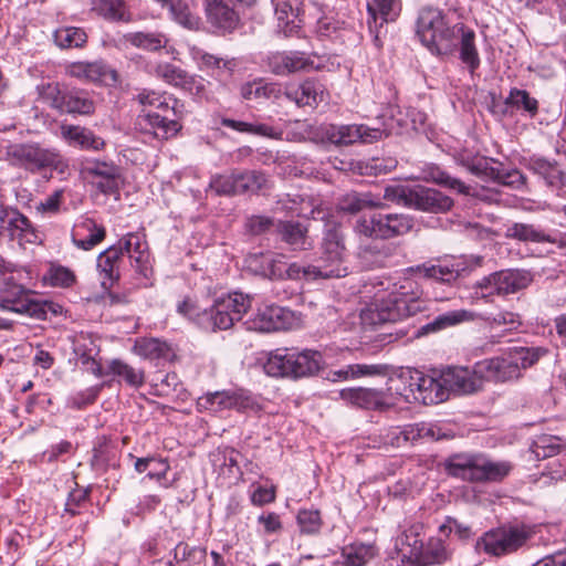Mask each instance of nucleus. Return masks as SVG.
<instances>
[{
	"label": "nucleus",
	"mask_w": 566,
	"mask_h": 566,
	"mask_svg": "<svg viewBox=\"0 0 566 566\" xmlns=\"http://www.w3.org/2000/svg\"><path fill=\"white\" fill-rule=\"evenodd\" d=\"M514 365L521 370L533 366L548 350L544 347H513L510 352Z\"/></svg>",
	"instance_id": "6e6d98bb"
},
{
	"label": "nucleus",
	"mask_w": 566,
	"mask_h": 566,
	"mask_svg": "<svg viewBox=\"0 0 566 566\" xmlns=\"http://www.w3.org/2000/svg\"><path fill=\"white\" fill-rule=\"evenodd\" d=\"M122 250L115 245L101 252L97 256V271L104 290H111L119 280Z\"/></svg>",
	"instance_id": "7c9ffc66"
},
{
	"label": "nucleus",
	"mask_w": 566,
	"mask_h": 566,
	"mask_svg": "<svg viewBox=\"0 0 566 566\" xmlns=\"http://www.w3.org/2000/svg\"><path fill=\"white\" fill-rule=\"evenodd\" d=\"M340 398L355 407L368 410H388L382 389L375 388H346L339 391Z\"/></svg>",
	"instance_id": "c85d7f7f"
},
{
	"label": "nucleus",
	"mask_w": 566,
	"mask_h": 566,
	"mask_svg": "<svg viewBox=\"0 0 566 566\" xmlns=\"http://www.w3.org/2000/svg\"><path fill=\"white\" fill-rule=\"evenodd\" d=\"M505 105L513 112H520L523 116L534 118L539 111L538 101L526 90L512 87L505 98Z\"/></svg>",
	"instance_id": "37998d69"
},
{
	"label": "nucleus",
	"mask_w": 566,
	"mask_h": 566,
	"mask_svg": "<svg viewBox=\"0 0 566 566\" xmlns=\"http://www.w3.org/2000/svg\"><path fill=\"white\" fill-rule=\"evenodd\" d=\"M413 373L415 369H406L388 378L386 388L382 389L388 409L417 402Z\"/></svg>",
	"instance_id": "a211bd4d"
},
{
	"label": "nucleus",
	"mask_w": 566,
	"mask_h": 566,
	"mask_svg": "<svg viewBox=\"0 0 566 566\" xmlns=\"http://www.w3.org/2000/svg\"><path fill=\"white\" fill-rule=\"evenodd\" d=\"M505 238L524 243H555V238L539 227L530 223L514 222L509 224L504 232Z\"/></svg>",
	"instance_id": "c9c22d12"
},
{
	"label": "nucleus",
	"mask_w": 566,
	"mask_h": 566,
	"mask_svg": "<svg viewBox=\"0 0 566 566\" xmlns=\"http://www.w3.org/2000/svg\"><path fill=\"white\" fill-rule=\"evenodd\" d=\"M207 22L218 32H232L239 24L237 11L222 0H205Z\"/></svg>",
	"instance_id": "a878e982"
},
{
	"label": "nucleus",
	"mask_w": 566,
	"mask_h": 566,
	"mask_svg": "<svg viewBox=\"0 0 566 566\" xmlns=\"http://www.w3.org/2000/svg\"><path fill=\"white\" fill-rule=\"evenodd\" d=\"M513 470L510 461H495L484 453H457L446 460L450 476L471 483H495L504 480Z\"/></svg>",
	"instance_id": "7ed1b4c3"
},
{
	"label": "nucleus",
	"mask_w": 566,
	"mask_h": 566,
	"mask_svg": "<svg viewBox=\"0 0 566 566\" xmlns=\"http://www.w3.org/2000/svg\"><path fill=\"white\" fill-rule=\"evenodd\" d=\"M137 99L142 105L154 108L139 116L138 124L149 126L155 137L168 139L181 129L182 105L177 98L144 90L137 95Z\"/></svg>",
	"instance_id": "20e7f679"
},
{
	"label": "nucleus",
	"mask_w": 566,
	"mask_h": 566,
	"mask_svg": "<svg viewBox=\"0 0 566 566\" xmlns=\"http://www.w3.org/2000/svg\"><path fill=\"white\" fill-rule=\"evenodd\" d=\"M237 185L235 172L212 176L209 182V187L220 196L239 195Z\"/></svg>",
	"instance_id": "0e129e2a"
},
{
	"label": "nucleus",
	"mask_w": 566,
	"mask_h": 566,
	"mask_svg": "<svg viewBox=\"0 0 566 566\" xmlns=\"http://www.w3.org/2000/svg\"><path fill=\"white\" fill-rule=\"evenodd\" d=\"M533 281L531 272L526 270L509 269L494 272L474 285L475 294L483 298L492 295H509L526 289Z\"/></svg>",
	"instance_id": "9b49d317"
},
{
	"label": "nucleus",
	"mask_w": 566,
	"mask_h": 566,
	"mask_svg": "<svg viewBox=\"0 0 566 566\" xmlns=\"http://www.w3.org/2000/svg\"><path fill=\"white\" fill-rule=\"evenodd\" d=\"M106 237V230L93 219L86 218L78 222L72 232V242L78 249L90 251Z\"/></svg>",
	"instance_id": "2f4dec72"
},
{
	"label": "nucleus",
	"mask_w": 566,
	"mask_h": 566,
	"mask_svg": "<svg viewBox=\"0 0 566 566\" xmlns=\"http://www.w3.org/2000/svg\"><path fill=\"white\" fill-rule=\"evenodd\" d=\"M0 223L2 230H6L11 240L27 237L33 233L30 220L18 209L3 207L0 210Z\"/></svg>",
	"instance_id": "f704fd0d"
},
{
	"label": "nucleus",
	"mask_w": 566,
	"mask_h": 566,
	"mask_svg": "<svg viewBox=\"0 0 566 566\" xmlns=\"http://www.w3.org/2000/svg\"><path fill=\"white\" fill-rule=\"evenodd\" d=\"M163 8L168 10L170 17L179 24L188 29H197L199 27V18L191 13L188 4L182 0H155Z\"/></svg>",
	"instance_id": "09e8293b"
},
{
	"label": "nucleus",
	"mask_w": 566,
	"mask_h": 566,
	"mask_svg": "<svg viewBox=\"0 0 566 566\" xmlns=\"http://www.w3.org/2000/svg\"><path fill=\"white\" fill-rule=\"evenodd\" d=\"M453 203L450 197L437 189L415 186L410 208L429 213H444L453 207Z\"/></svg>",
	"instance_id": "393cba45"
},
{
	"label": "nucleus",
	"mask_w": 566,
	"mask_h": 566,
	"mask_svg": "<svg viewBox=\"0 0 566 566\" xmlns=\"http://www.w3.org/2000/svg\"><path fill=\"white\" fill-rule=\"evenodd\" d=\"M283 95L298 107L316 108L326 97L325 87L316 80L307 78L297 86L285 87Z\"/></svg>",
	"instance_id": "b1692460"
},
{
	"label": "nucleus",
	"mask_w": 566,
	"mask_h": 566,
	"mask_svg": "<svg viewBox=\"0 0 566 566\" xmlns=\"http://www.w3.org/2000/svg\"><path fill=\"white\" fill-rule=\"evenodd\" d=\"M324 137L337 146L352 145L361 137L359 125H327L323 130Z\"/></svg>",
	"instance_id": "de8ad7c7"
},
{
	"label": "nucleus",
	"mask_w": 566,
	"mask_h": 566,
	"mask_svg": "<svg viewBox=\"0 0 566 566\" xmlns=\"http://www.w3.org/2000/svg\"><path fill=\"white\" fill-rule=\"evenodd\" d=\"M321 364L322 355L318 352L277 348L268 354L263 369L271 377L301 378L317 373Z\"/></svg>",
	"instance_id": "0eeeda50"
},
{
	"label": "nucleus",
	"mask_w": 566,
	"mask_h": 566,
	"mask_svg": "<svg viewBox=\"0 0 566 566\" xmlns=\"http://www.w3.org/2000/svg\"><path fill=\"white\" fill-rule=\"evenodd\" d=\"M416 271L427 279H434L441 282L450 283L458 279L460 274L459 268L454 264H432V265H418Z\"/></svg>",
	"instance_id": "5fc2aeb1"
},
{
	"label": "nucleus",
	"mask_w": 566,
	"mask_h": 566,
	"mask_svg": "<svg viewBox=\"0 0 566 566\" xmlns=\"http://www.w3.org/2000/svg\"><path fill=\"white\" fill-rule=\"evenodd\" d=\"M421 530L422 526L420 524H413L406 528L397 538L398 551L406 553L409 557H416L423 544L420 538Z\"/></svg>",
	"instance_id": "864d4df0"
},
{
	"label": "nucleus",
	"mask_w": 566,
	"mask_h": 566,
	"mask_svg": "<svg viewBox=\"0 0 566 566\" xmlns=\"http://www.w3.org/2000/svg\"><path fill=\"white\" fill-rule=\"evenodd\" d=\"M240 94L245 101L273 99L276 101L283 96V90L280 84L266 82L263 78H256L241 85Z\"/></svg>",
	"instance_id": "e433bc0d"
},
{
	"label": "nucleus",
	"mask_w": 566,
	"mask_h": 566,
	"mask_svg": "<svg viewBox=\"0 0 566 566\" xmlns=\"http://www.w3.org/2000/svg\"><path fill=\"white\" fill-rule=\"evenodd\" d=\"M413 228V219L402 213H374L357 221L358 233L375 239H390L403 235Z\"/></svg>",
	"instance_id": "f8f14e48"
},
{
	"label": "nucleus",
	"mask_w": 566,
	"mask_h": 566,
	"mask_svg": "<svg viewBox=\"0 0 566 566\" xmlns=\"http://www.w3.org/2000/svg\"><path fill=\"white\" fill-rule=\"evenodd\" d=\"M450 553L446 546L444 541L438 537H431L427 544H422L419 553L415 559L419 566H431L442 564L448 560Z\"/></svg>",
	"instance_id": "c03bdc74"
},
{
	"label": "nucleus",
	"mask_w": 566,
	"mask_h": 566,
	"mask_svg": "<svg viewBox=\"0 0 566 566\" xmlns=\"http://www.w3.org/2000/svg\"><path fill=\"white\" fill-rule=\"evenodd\" d=\"M124 39L132 45L148 51L163 49L168 42V39L164 34L153 32H132L125 34Z\"/></svg>",
	"instance_id": "3c124183"
},
{
	"label": "nucleus",
	"mask_w": 566,
	"mask_h": 566,
	"mask_svg": "<svg viewBox=\"0 0 566 566\" xmlns=\"http://www.w3.org/2000/svg\"><path fill=\"white\" fill-rule=\"evenodd\" d=\"M61 134L70 145L77 146L82 149L101 150L105 146V142L101 137L85 127L64 125L61 127Z\"/></svg>",
	"instance_id": "58836bf2"
},
{
	"label": "nucleus",
	"mask_w": 566,
	"mask_h": 566,
	"mask_svg": "<svg viewBox=\"0 0 566 566\" xmlns=\"http://www.w3.org/2000/svg\"><path fill=\"white\" fill-rule=\"evenodd\" d=\"M337 207L340 211L355 214L367 208H382L384 202L371 192L350 191L338 199Z\"/></svg>",
	"instance_id": "ea45409f"
},
{
	"label": "nucleus",
	"mask_w": 566,
	"mask_h": 566,
	"mask_svg": "<svg viewBox=\"0 0 566 566\" xmlns=\"http://www.w3.org/2000/svg\"><path fill=\"white\" fill-rule=\"evenodd\" d=\"M474 313L467 310L450 311L437 316L432 322L423 325L419 329L420 335L438 332L450 326L458 325L463 322H470L474 319Z\"/></svg>",
	"instance_id": "a18cd8bd"
},
{
	"label": "nucleus",
	"mask_w": 566,
	"mask_h": 566,
	"mask_svg": "<svg viewBox=\"0 0 566 566\" xmlns=\"http://www.w3.org/2000/svg\"><path fill=\"white\" fill-rule=\"evenodd\" d=\"M453 159L459 166L480 178H486L488 174L494 172L490 165L495 163L494 159L483 157L467 149L455 151Z\"/></svg>",
	"instance_id": "79ce46f5"
},
{
	"label": "nucleus",
	"mask_w": 566,
	"mask_h": 566,
	"mask_svg": "<svg viewBox=\"0 0 566 566\" xmlns=\"http://www.w3.org/2000/svg\"><path fill=\"white\" fill-rule=\"evenodd\" d=\"M53 36L56 45L62 49L81 48L87 41L86 32L76 27H61Z\"/></svg>",
	"instance_id": "603ef678"
},
{
	"label": "nucleus",
	"mask_w": 566,
	"mask_h": 566,
	"mask_svg": "<svg viewBox=\"0 0 566 566\" xmlns=\"http://www.w3.org/2000/svg\"><path fill=\"white\" fill-rule=\"evenodd\" d=\"M476 371L482 380L506 381L520 377L510 353L505 357H495L476 363Z\"/></svg>",
	"instance_id": "cd10ccee"
},
{
	"label": "nucleus",
	"mask_w": 566,
	"mask_h": 566,
	"mask_svg": "<svg viewBox=\"0 0 566 566\" xmlns=\"http://www.w3.org/2000/svg\"><path fill=\"white\" fill-rule=\"evenodd\" d=\"M133 352L149 360H171L175 356L171 346L159 338L140 337L135 340Z\"/></svg>",
	"instance_id": "72a5a7b5"
},
{
	"label": "nucleus",
	"mask_w": 566,
	"mask_h": 566,
	"mask_svg": "<svg viewBox=\"0 0 566 566\" xmlns=\"http://www.w3.org/2000/svg\"><path fill=\"white\" fill-rule=\"evenodd\" d=\"M268 70L277 76H289L298 72L319 70L322 64L313 53L302 51L271 52L265 60Z\"/></svg>",
	"instance_id": "4468645a"
},
{
	"label": "nucleus",
	"mask_w": 566,
	"mask_h": 566,
	"mask_svg": "<svg viewBox=\"0 0 566 566\" xmlns=\"http://www.w3.org/2000/svg\"><path fill=\"white\" fill-rule=\"evenodd\" d=\"M251 304V297L241 292L220 296L210 308H203L200 327L210 332L229 329L243 317Z\"/></svg>",
	"instance_id": "6e6552de"
},
{
	"label": "nucleus",
	"mask_w": 566,
	"mask_h": 566,
	"mask_svg": "<svg viewBox=\"0 0 566 566\" xmlns=\"http://www.w3.org/2000/svg\"><path fill=\"white\" fill-rule=\"evenodd\" d=\"M190 54L200 71L219 82H226L231 77L235 66L232 60H224L195 46L191 48Z\"/></svg>",
	"instance_id": "bb28decb"
},
{
	"label": "nucleus",
	"mask_w": 566,
	"mask_h": 566,
	"mask_svg": "<svg viewBox=\"0 0 566 566\" xmlns=\"http://www.w3.org/2000/svg\"><path fill=\"white\" fill-rule=\"evenodd\" d=\"M222 125L228 128L238 130L240 133H248V134L269 136V137L274 136V129L271 126L265 125V124H251V123H247V122L224 118L222 120Z\"/></svg>",
	"instance_id": "69168bd1"
},
{
	"label": "nucleus",
	"mask_w": 566,
	"mask_h": 566,
	"mask_svg": "<svg viewBox=\"0 0 566 566\" xmlns=\"http://www.w3.org/2000/svg\"><path fill=\"white\" fill-rule=\"evenodd\" d=\"M530 537L531 533L525 526L501 525L484 532L474 547L478 554L502 557L518 551Z\"/></svg>",
	"instance_id": "9d476101"
},
{
	"label": "nucleus",
	"mask_w": 566,
	"mask_h": 566,
	"mask_svg": "<svg viewBox=\"0 0 566 566\" xmlns=\"http://www.w3.org/2000/svg\"><path fill=\"white\" fill-rule=\"evenodd\" d=\"M297 323L294 312L279 305H263L248 323L249 329L275 332L292 328Z\"/></svg>",
	"instance_id": "2eb2a0df"
},
{
	"label": "nucleus",
	"mask_w": 566,
	"mask_h": 566,
	"mask_svg": "<svg viewBox=\"0 0 566 566\" xmlns=\"http://www.w3.org/2000/svg\"><path fill=\"white\" fill-rule=\"evenodd\" d=\"M245 264L249 271L263 277L282 279L285 274L289 276V266L284 256L279 253H251L247 256Z\"/></svg>",
	"instance_id": "4be33fe9"
},
{
	"label": "nucleus",
	"mask_w": 566,
	"mask_h": 566,
	"mask_svg": "<svg viewBox=\"0 0 566 566\" xmlns=\"http://www.w3.org/2000/svg\"><path fill=\"white\" fill-rule=\"evenodd\" d=\"M376 549L370 544H354L343 549L347 566H363L374 558Z\"/></svg>",
	"instance_id": "4d7b16f0"
},
{
	"label": "nucleus",
	"mask_w": 566,
	"mask_h": 566,
	"mask_svg": "<svg viewBox=\"0 0 566 566\" xmlns=\"http://www.w3.org/2000/svg\"><path fill=\"white\" fill-rule=\"evenodd\" d=\"M153 73L166 83L180 87L187 72L170 63H158L154 66Z\"/></svg>",
	"instance_id": "e2e57ef3"
},
{
	"label": "nucleus",
	"mask_w": 566,
	"mask_h": 566,
	"mask_svg": "<svg viewBox=\"0 0 566 566\" xmlns=\"http://www.w3.org/2000/svg\"><path fill=\"white\" fill-rule=\"evenodd\" d=\"M527 169L544 180L552 188H562L566 185V175L557 163L549 161L542 157L530 158Z\"/></svg>",
	"instance_id": "473e14b6"
},
{
	"label": "nucleus",
	"mask_w": 566,
	"mask_h": 566,
	"mask_svg": "<svg viewBox=\"0 0 566 566\" xmlns=\"http://www.w3.org/2000/svg\"><path fill=\"white\" fill-rule=\"evenodd\" d=\"M441 373L448 398L451 392L469 395L480 390L483 386L482 376L476 371V364L473 368L448 367Z\"/></svg>",
	"instance_id": "6ab92c4d"
},
{
	"label": "nucleus",
	"mask_w": 566,
	"mask_h": 566,
	"mask_svg": "<svg viewBox=\"0 0 566 566\" xmlns=\"http://www.w3.org/2000/svg\"><path fill=\"white\" fill-rule=\"evenodd\" d=\"M107 373H109V376H113V380L135 389L143 387L145 384V371L130 366L122 359L109 360Z\"/></svg>",
	"instance_id": "4c0bfd02"
},
{
	"label": "nucleus",
	"mask_w": 566,
	"mask_h": 566,
	"mask_svg": "<svg viewBox=\"0 0 566 566\" xmlns=\"http://www.w3.org/2000/svg\"><path fill=\"white\" fill-rule=\"evenodd\" d=\"M413 195V187L396 185L385 188L384 196L379 197L382 200L391 201L396 205L410 208L411 196Z\"/></svg>",
	"instance_id": "338daca9"
},
{
	"label": "nucleus",
	"mask_w": 566,
	"mask_h": 566,
	"mask_svg": "<svg viewBox=\"0 0 566 566\" xmlns=\"http://www.w3.org/2000/svg\"><path fill=\"white\" fill-rule=\"evenodd\" d=\"M475 34L473 31L468 30L462 33L460 59L467 64L471 72L475 71L480 65V57L474 44Z\"/></svg>",
	"instance_id": "bf43d9fd"
},
{
	"label": "nucleus",
	"mask_w": 566,
	"mask_h": 566,
	"mask_svg": "<svg viewBox=\"0 0 566 566\" xmlns=\"http://www.w3.org/2000/svg\"><path fill=\"white\" fill-rule=\"evenodd\" d=\"M52 303L40 301L34 293L13 281L12 276L0 279V310L45 319Z\"/></svg>",
	"instance_id": "1a4fd4ad"
},
{
	"label": "nucleus",
	"mask_w": 566,
	"mask_h": 566,
	"mask_svg": "<svg viewBox=\"0 0 566 566\" xmlns=\"http://www.w3.org/2000/svg\"><path fill=\"white\" fill-rule=\"evenodd\" d=\"M401 10L400 0H373L367 3V25L377 49L382 46L380 29L395 21Z\"/></svg>",
	"instance_id": "f3484780"
},
{
	"label": "nucleus",
	"mask_w": 566,
	"mask_h": 566,
	"mask_svg": "<svg viewBox=\"0 0 566 566\" xmlns=\"http://www.w3.org/2000/svg\"><path fill=\"white\" fill-rule=\"evenodd\" d=\"M296 520L301 532L307 535L317 534L323 524L321 513L315 509L300 510Z\"/></svg>",
	"instance_id": "680f3d73"
},
{
	"label": "nucleus",
	"mask_w": 566,
	"mask_h": 566,
	"mask_svg": "<svg viewBox=\"0 0 566 566\" xmlns=\"http://www.w3.org/2000/svg\"><path fill=\"white\" fill-rule=\"evenodd\" d=\"M67 72L72 77L92 83L115 85L118 82L117 72L103 61L74 62Z\"/></svg>",
	"instance_id": "412c9836"
},
{
	"label": "nucleus",
	"mask_w": 566,
	"mask_h": 566,
	"mask_svg": "<svg viewBox=\"0 0 566 566\" xmlns=\"http://www.w3.org/2000/svg\"><path fill=\"white\" fill-rule=\"evenodd\" d=\"M91 10L107 21L126 23L132 21V13L125 0H91Z\"/></svg>",
	"instance_id": "a19ab883"
},
{
	"label": "nucleus",
	"mask_w": 566,
	"mask_h": 566,
	"mask_svg": "<svg viewBox=\"0 0 566 566\" xmlns=\"http://www.w3.org/2000/svg\"><path fill=\"white\" fill-rule=\"evenodd\" d=\"M420 275L416 268L394 284V290L387 296H376L360 311V322L365 327H377L386 323H395L416 315L426 308L421 300L422 290L416 276Z\"/></svg>",
	"instance_id": "f257e3e1"
},
{
	"label": "nucleus",
	"mask_w": 566,
	"mask_h": 566,
	"mask_svg": "<svg viewBox=\"0 0 566 566\" xmlns=\"http://www.w3.org/2000/svg\"><path fill=\"white\" fill-rule=\"evenodd\" d=\"M4 159L11 167L30 174L46 170L63 172L67 163L56 148H46L39 143H15L6 147Z\"/></svg>",
	"instance_id": "423d86ee"
},
{
	"label": "nucleus",
	"mask_w": 566,
	"mask_h": 566,
	"mask_svg": "<svg viewBox=\"0 0 566 566\" xmlns=\"http://www.w3.org/2000/svg\"><path fill=\"white\" fill-rule=\"evenodd\" d=\"M251 405V399L241 390H223L208 392L199 397L197 406L199 410L220 412L223 410H244Z\"/></svg>",
	"instance_id": "aec40b11"
},
{
	"label": "nucleus",
	"mask_w": 566,
	"mask_h": 566,
	"mask_svg": "<svg viewBox=\"0 0 566 566\" xmlns=\"http://www.w3.org/2000/svg\"><path fill=\"white\" fill-rule=\"evenodd\" d=\"M319 264L302 266L297 263L289 265L290 279L306 280L344 277L348 274L346 265V247L340 226L332 224L324 232Z\"/></svg>",
	"instance_id": "f03ea898"
},
{
	"label": "nucleus",
	"mask_w": 566,
	"mask_h": 566,
	"mask_svg": "<svg viewBox=\"0 0 566 566\" xmlns=\"http://www.w3.org/2000/svg\"><path fill=\"white\" fill-rule=\"evenodd\" d=\"M413 375L417 402L434 405L448 399L446 387L442 384V373L439 378H434L415 369Z\"/></svg>",
	"instance_id": "c756f323"
},
{
	"label": "nucleus",
	"mask_w": 566,
	"mask_h": 566,
	"mask_svg": "<svg viewBox=\"0 0 566 566\" xmlns=\"http://www.w3.org/2000/svg\"><path fill=\"white\" fill-rule=\"evenodd\" d=\"M48 277L52 286L70 287L75 282V274L69 268L62 265H52Z\"/></svg>",
	"instance_id": "774afa93"
},
{
	"label": "nucleus",
	"mask_w": 566,
	"mask_h": 566,
	"mask_svg": "<svg viewBox=\"0 0 566 566\" xmlns=\"http://www.w3.org/2000/svg\"><path fill=\"white\" fill-rule=\"evenodd\" d=\"M493 174H488L485 179L493 180L502 186L520 189L525 185V176L517 169L504 170L502 164L492 166Z\"/></svg>",
	"instance_id": "13d9d810"
},
{
	"label": "nucleus",
	"mask_w": 566,
	"mask_h": 566,
	"mask_svg": "<svg viewBox=\"0 0 566 566\" xmlns=\"http://www.w3.org/2000/svg\"><path fill=\"white\" fill-rule=\"evenodd\" d=\"M115 247L122 250V256L126 253L129 259L135 262L136 271L145 277L148 276V272L150 271V254L145 233H127L118 241L117 244H115Z\"/></svg>",
	"instance_id": "5701e85b"
},
{
	"label": "nucleus",
	"mask_w": 566,
	"mask_h": 566,
	"mask_svg": "<svg viewBox=\"0 0 566 566\" xmlns=\"http://www.w3.org/2000/svg\"><path fill=\"white\" fill-rule=\"evenodd\" d=\"M49 105L60 113L88 116L95 112V102L82 90H62L57 84H49L44 91Z\"/></svg>",
	"instance_id": "ddd939ff"
},
{
	"label": "nucleus",
	"mask_w": 566,
	"mask_h": 566,
	"mask_svg": "<svg viewBox=\"0 0 566 566\" xmlns=\"http://www.w3.org/2000/svg\"><path fill=\"white\" fill-rule=\"evenodd\" d=\"M82 172L104 195H114L119 189L120 168L112 161H87L83 166Z\"/></svg>",
	"instance_id": "dca6fc26"
},
{
	"label": "nucleus",
	"mask_w": 566,
	"mask_h": 566,
	"mask_svg": "<svg viewBox=\"0 0 566 566\" xmlns=\"http://www.w3.org/2000/svg\"><path fill=\"white\" fill-rule=\"evenodd\" d=\"M423 179L427 181H432L442 187L449 188L451 190H455L461 195H470L471 188L465 185L458 178L451 177L447 171L442 170L440 167L430 165L423 169Z\"/></svg>",
	"instance_id": "49530a36"
},
{
	"label": "nucleus",
	"mask_w": 566,
	"mask_h": 566,
	"mask_svg": "<svg viewBox=\"0 0 566 566\" xmlns=\"http://www.w3.org/2000/svg\"><path fill=\"white\" fill-rule=\"evenodd\" d=\"M235 175L239 195L244 192H256L261 190L268 181L263 172L255 170L235 172Z\"/></svg>",
	"instance_id": "052dcab7"
},
{
	"label": "nucleus",
	"mask_w": 566,
	"mask_h": 566,
	"mask_svg": "<svg viewBox=\"0 0 566 566\" xmlns=\"http://www.w3.org/2000/svg\"><path fill=\"white\" fill-rule=\"evenodd\" d=\"M457 25H450L446 14L438 8H423L416 22V34L432 54H451L457 46Z\"/></svg>",
	"instance_id": "39448f33"
},
{
	"label": "nucleus",
	"mask_w": 566,
	"mask_h": 566,
	"mask_svg": "<svg viewBox=\"0 0 566 566\" xmlns=\"http://www.w3.org/2000/svg\"><path fill=\"white\" fill-rule=\"evenodd\" d=\"M275 15L279 27L285 35H290L301 27L300 9L294 7L290 0L280 1L275 8Z\"/></svg>",
	"instance_id": "8fccbe9b"
}]
</instances>
